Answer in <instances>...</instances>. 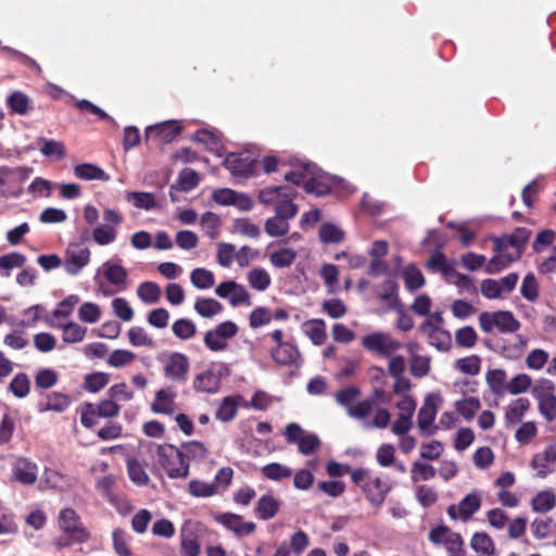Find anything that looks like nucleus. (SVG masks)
Returning a JSON list of instances; mask_svg holds the SVG:
<instances>
[{
	"label": "nucleus",
	"mask_w": 556,
	"mask_h": 556,
	"mask_svg": "<svg viewBox=\"0 0 556 556\" xmlns=\"http://www.w3.org/2000/svg\"><path fill=\"white\" fill-rule=\"evenodd\" d=\"M285 179L296 186H302L307 193L325 195L330 192V179L316 164L300 163L294 169L285 175Z\"/></svg>",
	"instance_id": "nucleus-1"
},
{
	"label": "nucleus",
	"mask_w": 556,
	"mask_h": 556,
	"mask_svg": "<svg viewBox=\"0 0 556 556\" xmlns=\"http://www.w3.org/2000/svg\"><path fill=\"white\" fill-rule=\"evenodd\" d=\"M351 478L362 488L368 501L375 506H380L391 490V484L387 480H382L368 469H356L351 472Z\"/></svg>",
	"instance_id": "nucleus-2"
},
{
	"label": "nucleus",
	"mask_w": 556,
	"mask_h": 556,
	"mask_svg": "<svg viewBox=\"0 0 556 556\" xmlns=\"http://www.w3.org/2000/svg\"><path fill=\"white\" fill-rule=\"evenodd\" d=\"M80 422L91 429L99 422V418H113L118 416L121 406L116 401L104 399L98 403L85 402L79 406Z\"/></svg>",
	"instance_id": "nucleus-3"
},
{
	"label": "nucleus",
	"mask_w": 556,
	"mask_h": 556,
	"mask_svg": "<svg viewBox=\"0 0 556 556\" xmlns=\"http://www.w3.org/2000/svg\"><path fill=\"white\" fill-rule=\"evenodd\" d=\"M157 460L167 476L172 479L187 478L189 475V462L185 460L180 450L174 445H159L156 450Z\"/></svg>",
	"instance_id": "nucleus-4"
},
{
	"label": "nucleus",
	"mask_w": 556,
	"mask_h": 556,
	"mask_svg": "<svg viewBox=\"0 0 556 556\" xmlns=\"http://www.w3.org/2000/svg\"><path fill=\"white\" fill-rule=\"evenodd\" d=\"M60 530L74 542L84 544L91 539L90 531L85 527L80 516L71 507L60 510L58 516Z\"/></svg>",
	"instance_id": "nucleus-5"
},
{
	"label": "nucleus",
	"mask_w": 556,
	"mask_h": 556,
	"mask_svg": "<svg viewBox=\"0 0 556 556\" xmlns=\"http://www.w3.org/2000/svg\"><path fill=\"white\" fill-rule=\"evenodd\" d=\"M223 165L236 179H248L255 175L257 160L248 152H231L224 159Z\"/></svg>",
	"instance_id": "nucleus-6"
},
{
	"label": "nucleus",
	"mask_w": 556,
	"mask_h": 556,
	"mask_svg": "<svg viewBox=\"0 0 556 556\" xmlns=\"http://www.w3.org/2000/svg\"><path fill=\"white\" fill-rule=\"evenodd\" d=\"M285 437L288 443L296 444L303 455H312L320 447V440L314 433H306L300 425L291 422L285 428Z\"/></svg>",
	"instance_id": "nucleus-7"
},
{
	"label": "nucleus",
	"mask_w": 556,
	"mask_h": 556,
	"mask_svg": "<svg viewBox=\"0 0 556 556\" xmlns=\"http://www.w3.org/2000/svg\"><path fill=\"white\" fill-rule=\"evenodd\" d=\"M190 362L187 355L180 352H172L163 362L164 377L176 383H185L188 380Z\"/></svg>",
	"instance_id": "nucleus-8"
},
{
	"label": "nucleus",
	"mask_w": 556,
	"mask_h": 556,
	"mask_svg": "<svg viewBox=\"0 0 556 556\" xmlns=\"http://www.w3.org/2000/svg\"><path fill=\"white\" fill-rule=\"evenodd\" d=\"M362 344L366 350L384 357H391L402 346L400 341L384 332H372L363 337Z\"/></svg>",
	"instance_id": "nucleus-9"
},
{
	"label": "nucleus",
	"mask_w": 556,
	"mask_h": 556,
	"mask_svg": "<svg viewBox=\"0 0 556 556\" xmlns=\"http://www.w3.org/2000/svg\"><path fill=\"white\" fill-rule=\"evenodd\" d=\"M26 175L20 168H0V198H17L22 194V185Z\"/></svg>",
	"instance_id": "nucleus-10"
},
{
	"label": "nucleus",
	"mask_w": 556,
	"mask_h": 556,
	"mask_svg": "<svg viewBox=\"0 0 556 556\" xmlns=\"http://www.w3.org/2000/svg\"><path fill=\"white\" fill-rule=\"evenodd\" d=\"M182 126L176 121H166L156 125L148 126L144 130L147 140H154L157 143L166 144L172 142L182 131Z\"/></svg>",
	"instance_id": "nucleus-11"
},
{
	"label": "nucleus",
	"mask_w": 556,
	"mask_h": 556,
	"mask_svg": "<svg viewBox=\"0 0 556 556\" xmlns=\"http://www.w3.org/2000/svg\"><path fill=\"white\" fill-rule=\"evenodd\" d=\"M481 507V493L473 491L467 494L456 507L451 505L447 508V515L451 519L457 520L458 518L463 521L469 520L475 513Z\"/></svg>",
	"instance_id": "nucleus-12"
},
{
	"label": "nucleus",
	"mask_w": 556,
	"mask_h": 556,
	"mask_svg": "<svg viewBox=\"0 0 556 556\" xmlns=\"http://www.w3.org/2000/svg\"><path fill=\"white\" fill-rule=\"evenodd\" d=\"M438 412V407L435 405V397L432 394H429L420 407L417 416V425L422 435L430 437L433 435L438 426H433V421L435 419Z\"/></svg>",
	"instance_id": "nucleus-13"
},
{
	"label": "nucleus",
	"mask_w": 556,
	"mask_h": 556,
	"mask_svg": "<svg viewBox=\"0 0 556 556\" xmlns=\"http://www.w3.org/2000/svg\"><path fill=\"white\" fill-rule=\"evenodd\" d=\"M531 231L527 228L519 227L511 235L503 236L494 239L495 252H505L513 249V252H520L522 255L526 243L530 238Z\"/></svg>",
	"instance_id": "nucleus-14"
},
{
	"label": "nucleus",
	"mask_w": 556,
	"mask_h": 556,
	"mask_svg": "<svg viewBox=\"0 0 556 556\" xmlns=\"http://www.w3.org/2000/svg\"><path fill=\"white\" fill-rule=\"evenodd\" d=\"M90 250L88 248L77 249L70 247L65 251L63 266L71 276L78 275L90 262Z\"/></svg>",
	"instance_id": "nucleus-15"
},
{
	"label": "nucleus",
	"mask_w": 556,
	"mask_h": 556,
	"mask_svg": "<svg viewBox=\"0 0 556 556\" xmlns=\"http://www.w3.org/2000/svg\"><path fill=\"white\" fill-rule=\"evenodd\" d=\"M215 519L218 523L232 531L237 536L250 535L256 528L253 521H244L242 516L232 513L220 514Z\"/></svg>",
	"instance_id": "nucleus-16"
},
{
	"label": "nucleus",
	"mask_w": 556,
	"mask_h": 556,
	"mask_svg": "<svg viewBox=\"0 0 556 556\" xmlns=\"http://www.w3.org/2000/svg\"><path fill=\"white\" fill-rule=\"evenodd\" d=\"M271 358L281 366H295L300 368L302 365V356L294 343L288 342L276 346L270 351Z\"/></svg>",
	"instance_id": "nucleus-17"
},
{
	"label": "nucleus",
	"mask_w": 556,
	"mask_h": 556,
	"mask_svg": "<svg viewBox=\"0 0 556 556\" xmlns=\"http://www.w3.org/2000/svg\"><path fill=\"white\" fill-rule=\"evenodd\" d=\"M13 479L24 485H31L38 478V466L27 458H17L12 469Z\"/></svg>",
	"instance_id": "nucleus-18"
},
{
	"label": "nucleus",
	"mask_w": 556,
	"mask_h": 556,
	"mask_svg": "<svg viewBox=\"0 0 556 556\" xmlns=\"http://www.w3.org/2000/svg\"><path fill=\"white\" fill-rule=\"evenodd\" d=\"M554 463H556V444H551L542 453L533 455L531 467L536 470V477L544 479L553 471Z\"/></svg>",
	"instance_id": "nucleus-19"
},
{
	"label": "nucleus",
	"mask_w": 556,
	"mask_h": 556,
	"mask_svg": "<svg viewBox=\"0 0 556 556\" xmlns=\"http://www.w3.org/2000/svg\"><path fill=\"white\" fill-rule=\"evenodd\" d=\"M420 331L427 334L429 343L439 351H447L451 348L452 337L444 328H433L429 323H422Z\"/></svg>",
	"instance_id": "nucleus-20"
},
{
	"label": "nucleus",
	"mask_w": 556,
	"mask_h": 556,
	"mask_svg": "<svg viewBox=\"0 0 556 556\" xmlns=\"http://www.w3.org/2000/svg\"><path fill=\"white\" fill-rule=\"evenodd\" d=\"M399 286L394 279H387L380 285L374 287L376 295L388 304V308H395L401 301L397 295Z\"/></svg>",
	"instance_id": "nucleus-21"
},
{
	"label": "nucleus",
	"mask_w": 556,
	"mask_h": 556,
	"mask_svg": "<svg viewBox=\"0 0 556 556\" xmlns=\"http://www.w3.org/2000/svg\"><path fill=\"white\" fill-rule=\"evenodd\" d=\"M71 405L68 395L61 392H50L45 399L38 403L39 412H58L62 413Z\"/></svg>",
	"instance_id": "nucleus-22"
},
{
	"label": "nucleus",
	"mask_w": 556,
	"mask_h": 556,
	"mask_svg": "<svg viewBox=\"0 0 556 556\" xmlns=\"http://www.w3.org/2000/svg\"><path fill=\"white\" fill-rule=\"evenodd\" d=\"M279 508V500H277L271 494H264L258 498L254 507V514L257 516L258 519L269 520L277 515Z\"/></svg>",
	"instance_id": "nucleus-23"
},
{
	"label": "nucleus",
	"mask_w": 556,
	"mask_h": 556,
	"mask_svg": "<svg viewBox=\"0 0 556 556\" xmlns=\"http://www.w3.org/2000/svg\"><path fill=\"white\" fill-rule=\"evenodd\" d=\"M302 330L314 345H323L327 340L326 323L320 318L304 321Z\"/></svg>",
	"instance_id": "nucleus-24"
},
{
	"label": "nucleus",
	"mask_w": 556,
	"mask_h": 556,
	"mask_svg": "<svg viewBox=\"0 0 556 556\" xmlns=\"http://www.w3.org/2000/svg\"><path fill=\"white\" fill-rule=\"evenodd\" d=\"M518 258H520V252H496V255L486 263L484 269L488 274L494 275L508 267Z\"/></svg>",
	"instance_id": "nucleus-25"
},
{
	"label": "nucleus",
	"mask_w": 556,
	"mask_h": 556,
	"mask_svg": "<svg viewBox=\"0 0 556 556\" xmlns=\"http://www.w3.org/2000/svg\"><path fill=\"white\" fill-rule=\"evenodd\" d=\"M193 387L200 392L215 393L220 387V377L213 370H205L197 375Z\"/></svg>",
	"instance_id": "nucleus-26"
},
{
	"label": "nucleus",
	"mask_w": 556,
	"mask_h": 556,
	"mask_svg": "<svg viewBox=\"0 0 556 556\" xmlns=\"http://www.w3.org/2000/svg\"><path fill=\"white\" fill-rule=\"evenodd\" d=\"M531 509L539 514H546L556 506V496L551 490L538 492L530 502Z\"/></svg>",
	"instance_id": "nucleus-27"
},
{
	"label": "nucleus",
	"mask_w": 556,
	"mask_h": 556,
	"mask_svg": "<svg viewBox=\"0 0 556 556\" xmlns=\"http://www.w3.org/2000/svg\"><path fill=\"white\" fill-rule=\"evenodd\" d=\"M175 394L161 389L155 393V399L152 403V410L156 414L172 415L175 412Z\"/></svg>",
	"instance_id": "nucleus-28"
},
{
	"label": "nucleus",
	"mask_w": 556,
	"mask_h": 556,
	"mask_svg": "<svg viewBox=\"0 0 556 556\" xmlns=\"http://www.w3.org/2000/svg\"><path fill=\"white\" fill-rule=\"evenodd\" d=\"M295 191L289 189L283 197L277 202L275 212L276 215L287 220L292 219L298 214V205L293 203Z\"/></svg>",
	"instance_id": "nucleus-29"
},
{
	"label": "nucleus",
	"mask_w": 556,
	"mask_h": 556,
	"mask_svg": "<svg viewBox=\"0 0 556 556\" xmlns=\"http://www.w3.org/2000/svg\"><path fill=\"white\" fill-rule=\"evenodd\" d=\"M530 408V401L526 397H519L513 401L505 413L507 425H516L523 418L525 413Z\"/></svg>",
	"instance_id": "nucleus-30"
},
{
	"label": "nucleus",
	"mask_w": 556,
	"mask_h": 556,
	"mask_svg": "<svg viewBox=\"0 0 556 556\" xmlns=\"http://www.w3.org/2000/svg\"><path fill=\"white\" fill-rule=\"evenodd\" d=\"M403 279L405 283V288L409 292H415L416 290L422 288L426 283V279L421 273V270L414 264L407 265L403 269Z\"/></svg>",
	"instance_id": "nucleus-31"
},
{
	"label": "nucleus",
	"mask_w": 556,
	"mask_h": 556,
	"mask_svg": "<svg viewBox=\"0 0 556 556\" xmlns=\"http://www.w3.org/2000/svg\"><path fill=\"white\" fill-rule=\"evenodd\" d=\"M26 261V256L20 252H11L0 256V276L10 277L11 270L23 267Z\"/></svg>",
	"instance_id": "nucleus-32"
},
{
	"label": "nucleus",
	"mask_w": 556,
	"mask_h": 556,
	"mask_svg": "<svg viewBox=\"0 0 556 556\" xmlns=\"http://www.w3.org/2000/svg\"><path fill=\"white\" fill-rule=\"evenodd\" d=\"M494 321L496 328L502 333H513L520 328V323L509 311H497L494 312Z\"/></svg>",
	"instance_id": "nucleus-33"
},
{
	"label": "nucleus",
	"mask_w": 556,
	"mask_h": 556,
	"mask_svg": "<svg viewBox=\"0 0 556 556\" xmlns=\"http://www.w3.org/2000/svg\"><path fill=\"white\" fill-rule=\"evenodd\" d=\"M74 174L76 177L84 180L106 181L110 179V176L102 168L89 163L76 165L74 167Z\"/></svg>",
	"instance_id": "nucleus-34"
},
{
	"label": "nucleus",
	"mask_w": 556,
	"mask_h": 556,
	"mask_svg": "<svg viewBox=\"0 0 556 556\" xmlns=\"http://www.w3.org/2000/svg\"><path fill=\"white\" fill-rule=\"evenodd\" d=\"M224 309V306L212 298H198L194 303V311L204 318H212Z\"/></svg>",
	"instance_id": "nucleus-35"
},
{
	"label": "nucleus",
	"mask_w": 556,
	"mask_h": 556,
	"mask_svg": "<svg viewBox=\"0 0 556 556\" xmlns=\"http://www.w3.org/2000/svg\"><path fill=\"white\" fill-rule=\"evenodd\" d=\"M172 331L177 339L188 341L195 337L197 326L189 318H178L173 323Z\"/></svg>",
	"instance_id": "nucleus-36"
},
{
	"label": "nucleus",
	"mask_w": 556,
	"mask_h": 556,
	"mask_svg": "<svg viewBox=\"0 0 556 556\" xmlns=\"http://www.w3.org/2000/svg\"><path fill=\"white\" fill-rule=\"evenodd\" d=\"M506 371L504 369H491L485 375V380L495 395H503L506 392Z\"/></svg>",
	"instance_id": "nucleus-37"
},
{
	"label": "nucleus",
	"mask_w": 556,
	"mask_h": 556,
	"mask_svg": "<svg viewBox=\"0 0 556 556\" xmlns=\"http://www.w3.org/2000/svg\"><path fill=\"white\" fill-rule=\"evenodd\" d=\"M471 548L479 554L493 555L495 545L491 536L485 532H476L470 541Z\"/></svg>",
	"instance_id": "nucleus-38"
},
{
	"label": "nucleus",
	"mask_w": 556,
	"mask_h": 556,
	"mask_svg": "<svg viewBox=\"0 0 556 556\" xmlns=\"http://www.w3.org/2000/svg\"><path fill=\"white\" fill-rule=\"evenodd\" d=\"M262 475L273 481H281L292 476V469L279 463H269L261 468Z\"/></svg>",
	"instance_id": "nucleus-39"
},
{
	"label": "nucleus",
	"mask_w": 556,
	"mask_h": 556,
	"mask_svg": "<svg viewBox=\"0 0 556 556\" xmlns=\"http://www.w3.org/2000/svg\"><path fill=\"white\" fill-rule=\"evenodd\" d=\"M247 278L250 287L256 291H265L271 282L270 275L264 268H253Z\"/></svg>",
	"instance_id": "nucleus-40"
},
{
	"label": "nucleus",
	"mask_w": 556,
	"mask_h": 556,
	"mask_svg": "<svg viewBox=\"0 0 556 556\" xmlns=\"http://www.w3.org/2000/svg\"><path fill=\"white\" fill-rule=\"evenodd\" d=\"M7 105L12 113L25 115L30 110L29 98L21 92L14 91L7 99Z\"/></svg>",
	"instance_id": "nucleus-41"
},
{
	"label": "nucleus",
	"mask_w": 556,
	"mask_h": 556,
	"mask_svg": "<svg viewBox=\"0 0 556 556\" xmlns=\"http://www.w3.org/2000/svg\"><path fill=\"white\" fill-rule=\"evenodd\" d=\"M126 199L128 202H131L132 205L137 208L150 211L157 206L155 197L153 195V193L150 192H128L126 194Z\"/></svg>",
	"instance_id": "nucleus-42"
},
{
	"label": "nucleus",
	"mask_w": 556,
	"mask_h": 556,
	"mask_svg": "<svg viewBox=\"0 0 556 556\" xmlns=\"http://www.w3.org/2000/svg\"><path fill=\"white\" fill-rule=\"evenodd\" d=\"M296 258V252L291 248H282L269 255L271 265L276 268L290 267Z\"/></svg>",
	"instance_id": "nucleus-43"
},
{
	"label": "nucleus",
	"mask_w": 556,
	"mask_h": 556,
	"mask_svg": "<svg viewBox=\"0 0 556 556\" xmlns=\"http://www.w3.org/2000/svg\"><path fill=\"white\" fill-rule=\"evenodd\" d=\"M191 283L197 289H210L215 285L214 274L206 268H195L190 274Z\"/></svg>",
	"instance_id": "nucleus-44"
},
{
	"label": "nucleus",
	"mask_w": 556,
	"mask_h": 556,
	"mask_svg": "<svg viewBox=\"0 0 556 556\" xmlns=\"http://www.w3.org/2000/svg\"><path fill=\"white\" fill-rule=\"evenodd\" d=\"M238 414V403L232 396H226L218 406L215 417L216 419L228 422L236 418Z\"/></svg>",
	"instance_id": "nucleus-45"
},
{
	"label": "nucleus",
	"mask_w": 556,
	"mask_h": 556,
	"mask_svg": "<svg viewBox=\"0 0 556 556\" xmlns=\"http://www.w3.org/2000/svg\"><path fill=\"white\" fill-rule=\"evenodd\" d=\"M180 450V454L185 460L197 459L203 460L207 456V448L203 443L198 441H190L188 443L182 444Z\"/></svg>",
	"instance_id": "nucleus-46"
},
{
	"label": "nucleus",
	"mask_w": 556,
	"mask_h": 556,
	"mask_svg": "<svg viewBox=\"0 0 556 556\" xmlns=\"http://www.w3.org/2000/svg\"><path fill=\"white\" fill-rule=\"evenodd\" d=\"M110 381V375L102 371H94L87 375L84 379V389L90 393H97L102 390Z\"/></svg>",
	"instance_id": "nucleus-47"
},
{
	"label": "nucleus",
	"mask_w": 556,
	"mask_h": 556,
	"mask_svg": "<svg viewBox=\"0 0 556 556\" xmlns=\"http://www.w3.org/2000/svg\"><path fill=\"white\" fill-rule=\"evenodd\" d=\"M137 294L142 302L153 304L159 302L161 298V288L155 282L144 281L139 285Z\"/></svg>",
	"instance_id": "nucleus-48"
},
{
	"label": "nucleus",
	"mask_w": 556,
	"mask_h": 556,
	"mask_svg": "<svg viewBox=\"0 0 556 556\" xmlns=\"http://www.w3.org/2000/svg\"><path fill=\"white\" fill-rule=\"evenodd\" d=\"M9 390L18 399L26 397L30 391V380L27 374H16L9 384Z\"/></svg>",
	"instance_id": "nucleus-49"
},
{
	"label": "nucleus",
	"mask_w": 556,
	"mask_h": 556,
	"mask_svg": "<svg viewBox=\"0 0 556 556\" xmlns=\"http://www.w3.org/2000/svg\"><path fill=\"white\" fill-rule=\"evenodd\" d=\"M289 220L277 215L269 217L265 222V232L270 237H282L289 232Z\"/></svg>",
	"instance_id": "nucleus-50"
},
{
	"label": "nucleus",
	"mask_w": 556,
	"mask_h": 556,
	"mask_svg": "<svg viewBox=\"0 0 556 556\" xmlns=\"http://www.w3.org/2000/svg\"><path fill=\"white\" fill-rule=\"evenodd\" d=\"M193 139L205 146L210 152L217 153L223 148L219 138L213 131L207 129H199L195 131Z\"/></svg>",
	"instance_id": "nucleus-51"
},
{
	"label": "nucleus",
	"mask_w": 556,
	"mask_h": 556,
	"mask_svg": "<svg viewBox=\"0 0 556 556\" xmlns=\"http://www.w3.org/2000/svg\"><path fill=\"white\" fill-rule=\"evenodd\" d=\"M410 478L413 482H418L420 480L428 481L435 477L437 470L435 468L427 463H422L420 460H416L412 465L410 469Z\"/></svg>",
	"instance_id": "nucleus-52"
},
{
	"label": "nucleus",
	"mask_w": 556,
	"mask_h": 556,
	"mask_svg": "<svg viewBox=\"0 0 556 556\" xmlns=\"http://www.w3.org/2000/svg\"><path fill=\"white\" fill-rule=\"evenodd\" d=\"M520 293L529 302H535L539 299V282L533 273H528L523 277Z\"/></svg>",
	"instance_id": "nucleus-53"
},
{
	"label": "nucleus",
	"mask_w": 556,
	"mask_h": 556,
	"mask_svg": "<svg viewBox=\"0 0 556 556\" xmlns=\"http://www.w3.org/2000/svg\"><path fill=\"white\" fill-rule=\"evenodd\" d=\"M127 471L129 479L137 485H147L149 482V476L146 472L142 464L136 458L127 460Z\"/></svg>",
	"instance_id": "nucleus-54"
},
{
	"label": "nucleus",
	"mask_w": 556,
	"mask_h": 556,
	"mask_svg": "<svg viewBox=\"0 0 556 556\" xmlns=\"http://www.w3.org/2000/svg\"><path fill=\"white\" fill-rule=\"evenodd\" d=\"M480 407L481 403L478 397H467L455 403L457 413L467 420H471Z\"/></svg>",
	"instance_id": "nucleus-55"
},
{
	"label": "nucleus",
	"mask_w": 556,
	"mask_h": 556,
	"mask_svg": "<svg viewBox=\"0 0 556 556\" xmlns=\"http://www.w3.org/2000/svg\"><path fill=\"white\" fill-rule=\"evenodd\" d=\"M200 184L199 174L192 168L182 169L177 179V186L180 191L188 192Z\"/></svg>",
	"instance_id": "nucleus-56"
},
{
	"label": "nucleus",
	"mask_w": 556,
	"mask_h": 556,
	"mask_svg": "<svg viewBox=\"0 0 556 556\" xmlns=\"http://www.w3.org/2000/svg\"><path fill=\"white\" fill-rule=\"evenodd\" d=\"M63 341L66 343H78L81 342L86 336L87 328L83 327L74 321L67 323L62 326Z\"/></svg>",
	"instance_id": "nucleus-57"
},
{
	"label": "nucleus",
	"mask_w": 556,
	"mask_h": 556,
	"mask_svg": "<svg viewBox=\"0 0 556 556\" xmlns=\"http://www.w3.org/2000/svg\"><path fill=\"white\" fill-rule=\"evenodd\" d=\"M319 238L324 243H337L344 240V231L331 223L321 225Z\"/></svg>",
	"instance_id": "nucleus-58"
},
{
	"label": "nucleus",
	"mask_w": 556,
	"mask_h": 556,
	"mask_svg": "<svg viewBox=\"0 0 556 556\" xmlns=\"http://www.w3.org/2000/svg\"><path fill=\"white\" fill-rule=\"evenodd\" d=\"M103 267L104 276L109 282L115 286L125 285L127 279V270L123 266L105 263Z\"/></svg>",
	"instance_id": "nucleus-59"
},
{
	"label": "nucleus",
	"mask_w": 556,
	"mask_h": 556,
	"mask_svg": "<svg viewBox=\"0 0 556 556\" xmlns=\"http://www.w3.org/2000/svg\"><path fill=\"white\" fill-rule=\"evenodd\" d=\"M92 237L99 245H106L116 240L117 230L110 225H100L93 229Z\"/></svg>",
	"instance_id": "nucleus-60"
},
{
	"label": "nucleus",
	"mask_w": 556,
	"mask_h": 556,
	"mask_svg": "<svg viewBox=\"0 0 556 556\" xmlns=\"http://www.w3.org/2000/svg\"><path fill=\"white\" fill-rule=\"evenodd\" d=\"M415 495L416 500L424 508L431 507L438 501L437 491L434 488L427 484L416 486Z\"/></svg>",
	"instance_id": "nucleus-61"
},
{
	"label": "nucleus",
	"mask_w": 556,
	"mask_h": 556,
	"mask_svg": "<svg viewBox=\"0 0 556 556\" xmlns=\"http://www.w3.org/2000/svg\"><path fill=\"white\" fill-rule=\"evenodd\" d=\"M128 340L134 346H154V340L139 326L131 327L128 330Z\"/></svg>",
	"instance_id": "nucleus-62"
},
{
	"label": "nucleus",
	"mask_w": 556,
	"mask_h": 556,
	"mask_svg": "<svg viewBox=\"0 0 556 556\" xmlns=\"http://www.w3.org/2000/svg\"><path fill=\"white\" fill-rule=\"evenodd\" d=\"M289 189L285 186L264 188L258 193V201L265 205L277 204Z\"/></svg>",
	"instance_id": "nucleus-63"
},
{
	"label": "nucleus",
	"mask_w": 556,
	"mask_h": 556,
	"mask_svg": "<svg viewBox=\"0 0 556 556\" xmlns=\"http://www.w3.org/2000/svg\"><path fill=\"white\" fill-rule=\"evenodd\" d=\"M188 491L191 495L197 497H208L217 493V486L215 483L191 480L188 485Z\"/></svg>",
	"instance_id": "nucleus-64"
}]
</instances>
